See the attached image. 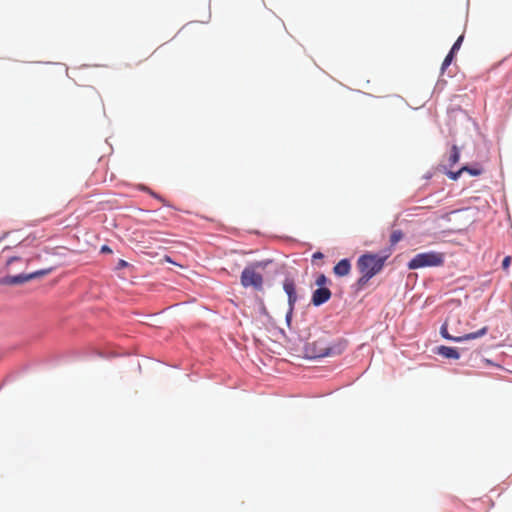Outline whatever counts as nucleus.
I'll return each mask as SVG.
<instances>
[{
	"instance_id": "obj_1",
	"label": "nucleus",
	"mask_w": 512,
	"mask_h": 512,
	"mask_svg": "<svg viewBox=\"0 0 512 512\" xmlns=\"http://www.w3.org/2000/svg\"><path fill=\"white\" fill-rule=\"evenodd\" d=\"M346 348L344 341L331 342V335L321 329L310 333L304 352L308 358L330 357L341 354Z\"/></svg>"
},
{
	"instance_id": "obj_2",
	"label": "nucleus",
	"mask_w": 512,
	"mask_h": 512,
	"mask_svg": "<svg viewBox=\"0 0 512 512\" xmlns=\"http://www.w3.org/2000/svg\"><path fill=\"white\" fill-rule=\"evenodd\" d=\"M456 323L460 324V317L457 314H450L440 328V333L445 339L462 342L480 338L488 332V327L485 326L476 332L463 333L461 329H454Z\"/></svg>"
},
{
	"instance_id": "obj_3",
	"label": "nucleus",
	"mask_w": 512,
	"mask_h": 512,
	"mask_svg": "<svg viewBox=\"0 0 512 512\" xmlns=\"http://www.w3.org/2000/svg\"><path fill=\"white\" fill-rule=\"evenodd\" d=\"M386 257H381L377 254H364L359 257L357 267L362 274L358 280V284L365 285L373 276L378 274L383 266Z\"/></svg>"
},
{
	"instance_id": "obj_4",
	"label": "nucleus",
	"mask_w": 512,
	"mask_h": 512,
	"mask_svg": "<svg viewBox=\"0 0 512 512\" xmlns=\"http://www.w3.org/2000/svg\"><path fill=\"white\" fill-rule=\"evenodd\" d=\"M444 263V254L430 251L416 254L408 263V268L411 270L424 268V267H437Z\"/></svg>"
},
{
	"instance_id": "obj_5",
	"label": "nucleus",
	"mask_w": 512,
	"mask_h": 512,
	"mask_svg": "<svg viewBox=\"0 0 512 512\" xmlns=\"http://www.w3.org/2000/svg\"><path fill=\"white\" fill-rule=\"evenodd\" d=\"M52 270H53L52 268H48V269L38 270V271L29 273V274H19L16 276H5L0 279V283L3 285H18V284L25 283L29 280L35 279L37 277L47 275Z\"/></svg>"
},
{
	"instance_id": "obj_6",
	"label": "nucleus",
	"mask_w": 512,
	"mask_h": 512,
	"mask_svg": "<svg viewBox=\"0 0 512 512\" xmlns=\"http://www.w3.org/2000/svg\"><path fill=\"white\" fill-rule=\"evenodd\" d=\"M80 101L84 106L102 108V100L99 93L92 88L84 90L80 95Z\"/></svg>"
},
{
	"instance_id": "obj_7",
	"label": "nucleus",
	"mask_w": 512,
	"mask_h": 512,
	"mask_svg": "<svg viewBox=\"0 0 512 512\" xmlns=\"http://www.w3.org/2000/svg\"><path fill=\"white\" fill-rule=\"evenodd\" d=\"M331 298V291L326 287L316 289L312 294L311 302L314 306H320Z\"/></svg>"
},
{
	"instance_id": "obj_8",
	"label": "nucleus",
	"mask_w": 512,
	"mask_h": 512,
	"mask_svg": "<svg viewBox=\"0 0 512 512\" xmlns=\"http://www.w3.org/2000/svg\"><path fill=\"white\" fill-rule=\"evenodd\" d=\"M241 283L244 287L256 285V269L253 266L245 268L241 275Z\"/></svg>"
},
{
	"instance_id": "obj_9",
	"label": "nucleus",
	"mask_w": 512,
	"mask_h": 512,
	"mask_svg": "<svg viewBox=\"0 0 512 512\" xmlns=\"http://www.w3.org/2000/svg\"><path fill=\"white\" fill-rule=\"evenodd\" d=\"M283 288L286 294L288 295V301L290 306H293L294 303L297 301V294L294 281L290 278H286L283 283Z\"/></svg>"
},
{
	"instance_id": "obj_10",
	"label": "nucleus",
	"mask_w": 512,
	"mask_h": 512,
	"mask_svg": "<svg viewBox=\"0 0 512 512\" xmlns=\"http://www.w3.org/2000/svg\"><path fill=\"white\" fill-rule=\"evenodd\" d=\"M351 264L348 259L340 260L333 268L335 275L339 277L347 276L350 273Z\"/></svg>"
},
{
	"instance_id": "obj_11",
	"label": "nucleus",
	"mask_w": 512,
	"mask_h": 512,
	"mask_svg": "<svg viewBox=\"0 0 512 512\" xmlns=\"http://www.w3.org/2000/svg\"><path fill=\"white\" fill-rule=\"evenodd\" d=\"M438 354L445 358H451V359H458L460 357L457 349H455L453 347H448V346H440L438 348Z\"/></svg>"
},
{
	"instance_id": "obj_12",
	"label": "nucleus",
	"mask_w": 512,
	"mask_h": 512,
	"mask_svg": "<svg viewBox=\"0 0 512 512\" xmlns=\"http://www.w3.org/2000/svg\"><path fill=\"white\" fill-rule=\"evenodd\" d=\"M459 159H460V151L456 145H453L451 148L450 156L448 158L449 165L451 167L454 166L456 163L459 162Z\"/></svg>"
},
{
	"instance_id": "obj_13",
	"label": "nucleus",
	"mask_w": 512,
	"mask_h": 512,
	"mask_svg": "<svg viewBox=\"0 0 512 512\" xmlns=\"http://www.w3.org/2000/svg\"><path fill=\"white\" fill-rule=\"evenodd\" d=\"M403 238V233L400 230H395L390 235L391 245L397 244Z\"/></svg>"
},
{
	"instance_id": "obj_14",
	"label": "nucleus",
	"mask_w": 512,
	"mask_h": 512,
	"mask_svg": "<svg viewBox=\"0 0 512 512\" xmlns=\"http://www.w3.org/2000/svg\"><path fill=\"white\" fill-rule=\"evenodd\" d=\"M461 171L468 172L472 176H479L482 173V169L480 168H471L469 166H463Z\"/></svg>"
},
{
	"instance_id": "obj_15",
	"label": "nucleus",
	"mask_w": 512,
	"mask_h": 512,
	"mask_svg": "<svg viewBox=\"0 0 512 512\" xmlns=\"http://www.w3.org/2000/svg\"><path fill=\"white\" fill-rule=\"evenodd\" d=\"M454 55L455 53H452V51H450L447 56L445 57L443 63H442V66H441V70L444 71L452 62L453 58H454Z\"/></svg>"
},
{
	"instance_id": "obj_16",
	"label": "nucleus",
	"mask_w": 512,
	"mask_h": 512,
	"mask_svg": "<svg viewBox=\"0 0 512 512\" xmlns=\"http://www.w3.org/2000/svg\"><path fill=\"white\" fill-rule=\"evenodd\" d=\"M260 266H263V269L266 267H270L272 272L278 271V264L274 263L273 261H267V262H263V263L258 262V268Z\"/></svg>"
},
{
	"instance_id": "obj_17",
	"label": "nucleus",
	"mask_w": 512,
	"mask_h": 512,
	"mask_svg": "<svg viewBox=\"0 0 512 512\" xmlns=\"http://www.w3.org/2000/svg\"><path fill=\"white\" fill-rule=\"evenodd\" d=\"M328 278L324 275V274H320L317 278H316V285L319 286V288L321 287H324L327 283H328Z\"/></svg>"
},
{
	"instance_id": "obj_18",
	"label": "nucleus",
	"mask_w": 512,
	"mask_h": 512,
	"mask_svg": "<svg viewBox=\"0 0 512 512\" xmlns=\"http://www.w3.org/2000/svg\"><path fill=\"white\" fill-rule=\"evenodd\" d=\"M463 39H464L463 35L458 37V39L455 41V43L453 44V46L450 50V51H452V53H456L460 49Z\"/></svg>"
},
{
	"instance_id": "obj_19",
	"label": "nucleus",
	"mask_w": 512,
	"mask_h": 512,
	"mask_svg": "<svg viewBox=\"0 0 512 512\" xmlns=\"http://www.w3.org/2000/svg\"><path fill=\"white\" fill-rule=\"evenodd\" d=\"M463 173V171H461V169H459L457 172H452V171H449L447 173L448 177L452 180H457L460 175Z\"/></svg>"
},
{
	"instance_id": "obj_20",
	"label": "nucleus",
	"mask_w": 512,
	"mask_h": 512,
	"mask_svg": "<svg viewBox=\"0 0 512 512\" xmlns=\"http://www.w3.org/2000/svg\"><path fill=\"white\" fill-rule=\"evenodd\" d=\"M511 257L510 256H506L503 261H502V267L504 270H508V268L510 267V264H511Z\"/></svg>"
},
{
	"instance_id": "obj_21",
	"label": "nucleus",
	"mask_w": 512,
	"mask_h": 512,
	"mask_svg": "<svg viewBox=\"0 0 512 512\" xmlns=\"http://www.w3.org/2000/svg\"><path fill=\"white\" fill-rule=\"evenodd\" d=\"M128 266V263L125 261V260H119L118 264H117V269H122V268H125Z\"/></svg>"
},
{
	"instance_id": "obj_22",
	"label": "nucleus",
	"mask_w": 512,
	"mask_h": 512,
	"mask_svg": "<svg viewBox=\"0 0 512 512\" xmlns=\"http://www.w3.org/2000/svg\"><path fill=\"white\" fill-rule=\"evenodd\" d=\"M323 257H324V255H323L321 252H315V253L312 255L313 260H316V259H322Z\"/></svg>"
},
{
	"instance_id": "obj_23",
	"label": "nucleus",
	"mask_w": 512,
	"mask_h": 512,
	"mask_svg": "<svg viewBox=\"0 0 512 512\" xmlns=\"http://www.w3.org/2000/svg\"><path fill=\"white\" fill-rule=\"evenodd\" d=\"M20 260H21V258H19V257H12V258H10V259L7 261V265L9 266V265H11L13 262H15V261H20Z\"/></svg>"
},
{
	"instance_id": "obj_24",
	"label": "nucleus",
	"mask_w": 512,
	"mask_h": 512,
	"mask_svg": "<svg viewBox=\"0 0 512 512\" xmlns=\"http://www.w3.org/2000/svg\"><path fill=\"white\" fill-rule=\"evenodd\" d=\"M101 252H103V253H110L111 249L107 245H104V246L101 247Z\"/></svg>"
},
{
	"instance_id": "obj_25",
	"label": "nucleus",
	"mask_w": 512,
	"mask_h": 512,
	"mask_svg": "<svg viewBox=\"0 0 512 512\" xmlns=\"http://www.w3.org/2000/svg\"><path fill=\"white\" fill-rule=\"evenodd\" d=\"M263 277H264V275H260V274H258V280H257L258 288L260 287V285H261V283H262V281H263Z\"/></svg>"
},
{
	"instance_id": "obj_26",
	"label": "nucleus",
	"mask_w": 512,
	"mask_h": 512,
	"mask_svg": "<svg viewBox=\"0 0 512 512\" xmlns=\"http://www.w3.org/2000/svg\"><path fill=\"white\" fill-rule=\"evenodd\" d=\"M164 259H165V261H167V262H172V260H171V258H170L169 256H165V258H164Z\"/></svg>"
},
{
	"instance_id": "obj_27",
	"label": "nucleus",
	"mask_w": 512,
	"mask_h": 512,
	"mask_svg": "<svg viewBox=\"0 0 512 512\" xmlns=\"http://www.w3.org/2000/svg\"><path fill=\"white\" fill-rule=\"evenodd\" d=\"M460 326H461V323H460V324H457V323H456V324L454 325V329H460Z\"/></svg>"
}]
</instances>
